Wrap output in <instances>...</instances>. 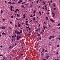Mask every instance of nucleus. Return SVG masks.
Listing matches in <instances>:
<instances>
[{"mask_svg": "<svg viewBox=\"0 0 60 60\" xmlns=\"http://www.w3.org/2000/svg\"><path fill=\"white\" fill-rule=\"evenodd\" d=\"M14 46H15V45H13L12 46V48H13V47H14Z\"/></svg>", "mask_w": 60, "mask_h": 60, "instance_id": "24", "label": "nucleus"}, {"mask_svg": "<svg viewBox=\"0 0 60 60\" xmlns=\"http://www.w3.org/2000/svg\"><path fill=\"white\" fill-rule=\"evenodd\" d=\"M12 38H13L14 37V36H12Z\"/></svg>", "mask_w": 60, "mask_h": 60, "instance_id": "56", "label": "nucleus"}, {"mask_svg": "<svg viewBox=\"0 0 60 60\" xmlns=\"http://www.w3.org/2000/svg\"><path fill=\"white\" fill-rule=\"evenodd\" d=\"M21 4H24V3H22Z\"/></svg>", "mask_w": 60, "mask_h": 60, "instance_id": "57", "label": "nucleus"}, {"mask_svg": "<svg viewBox=\"0 0 60 60\" xmlns=\"http://www.w3.org/2000/svg\"><path fill=\"white\" fill-rule=\"evenodd\" d=\"M30 17H33V16H32V15H31L30 16Z\"/></svg>", "mask_w": 60, "mask_h": 60, "instance_id": "42", "label": "nucleus"}, {"mask_svg": "<svg viewBox=\"0 0 60 60\" xmlns=\"http://www.w3.org/2000/svg\"><path fill=\"white\" fill-rule=\"evenodd\" d=\"M38 29L39 30H40V28H39Z\"/></svg>", "mask_w": 60, "mask_h": 60, "instance_id": "59", "label": "nucleus"}, {"mask_svg": "<svg viewBox=\"0 0 60 60\" xmlns=\"http://www.w3.org/2000/svg\"><path fill=\"white\" fill-rule=\"evenodd\" d=\"M17 16H19V15H18V14H17Z\"/></svg>", "mask_w": 60, "mask_h": 60, "instance_id": "26", "label": "nucleus"}, {"mask_svg": "<svg viewBox=\"0 0 60 60\" xmlns=\"http://www.w3.org/2000/svg\"><path fill=\"white\" fill-rule=\"evenodd\" d=\"M19 35L20 34V32H19Z\"/></svg>", "mask_w": 60, "mask_h": 60, "instance_id": "47", "label": "nucleus"}, {"mask_svg": "<svg viewBox=\"0 0 60 60\" xmlns=\"http://www.w3.org/2000/svg\"><path fill=\"white\" fill-rule=\"evenodd\" d=\"M29 26H28L27 27H26V28H29Z\"/></svg>", "mask_w": 60, "mask_h": 60, "instance_id": "21", "label": "nucleus"}, {"mask_svg": "<svg viewBox=\"0 0 60 60\" xmlns=\"http://www.w3.org/2000/svg\"><path fill=\"white\" fill-rule=\"evenodd\" d=\"M28 22V21H26V23H27Z\"/></svg>", "mask_w": 60, "mask_h": 60, "instance_id": "38", "label": "nucleus"}, {"mask_svg": "<svg viewBox=\"0 0 60 60\" xmlns=\"http://www.w3.org/2000/svg\"><path fill=\"white\" fill-rule=\"evenodd\" d=\"M10 24H12V22H10Z\"/></svg>", "mask_w": 60, "mask_h": 60, "instance_id": "35", "label": "nucleus"}, {"mask_svg": "<svg viewBox=\"0 0 60 60\" xmlns=\"http://www.w3.org/2000/svg\"><path fill=\"white\" fill-rule=\"evenodd\" d=\"M50 3H49V5H50Z\"/></svg>", "mask_w": 60, "mask_h": 60, "instance_id": "36", "label": "nucleus"}, {"mask_svg": "<svg viewBox=\"0 0 60 60\" xmlns=\"http://www.w3.org/2000/svg\"><path fill=\"white\" fill-rule=\"evenodd\" d=\"M18 24V27H20V24H19V23Z\"/></svg>", "mask_w": 60, "mask_h": 60, "instance_id": "8", "label": "nucleus"}, {"mask_svg": "<svg viewBox=\"0 0 60 60\" xmlns=\"http://www.w3.org/2000/svg\"><path fill=\"white\" fill-rule=\"evenodd\" d=\"M39 13L40 14V15H41V12H40V11H39Z\"/></svg>", "mask_w": 60, "mask_h": 60, "instance_id": "10", "label": "nucleus"}, {"mask_svg": "<svg viewBox=\"0 0 60 60\" xmlns=\"http://www.w3.org/2000/svg\"><path fill=\"white\" fill-rule=\"evenodd\" d=\"M19 36H17V40H19V38H21V36H19V37L18 38Z\"/></svg>", "mask_w": 60, "mask_h": 60, "instance_id": "1", "label": "nucleus"}, {"mask_svg": "<svg viewBox=\"0 0 60 60\" xmlns=\"http://www.w3.org/2000/svg\"><path fill=\"white\" fill-rule=\"evenodd\" d=\"M2 34L3 35V34H4V35H6V34H5V33H4V32H3V33H2Z\"/></svg>", "mask_w": 60, "mask_h": 60, "instance_id": "5", "label": "nucleus"}, {"mask_svg": "<svg viewBox=\"0 0 60 60\" xmlns=\"http://www.w3.org/2000/svg\"><path fill=\"white\" fill-rule=\"evenodd\" d=\"M39 39H40V40H41V38L40 37L39 38Z\"/></svg>", "mask_w": 60, "mask_h": 60, "instance_id": "61", "label": "nucleus"}, {"mask_svg": "<svg viewBox=\"0 0 60 60\" xmlns=\"http://www.w3.org/2000/svg\"><path fill=\"white\" fill-rule=\"evenodd\" d=\"M57 26H60V23L59 24H58L57 25Z\"/></svg>", "mask_w": 60, "mask_h": 60, "instance_id": "15", "label": "nucleus"}, {"mask_svg": "<svg viewBox=\"0 0 60 60\" xmlns=\"http://www.w3.org/2000/svg\"><path fill=\"white\" fill-rule=\"evenodd\" d=\"M27 35H30V34H27Z\"/></svg>", "mask_w": 60, "mask_h": 60, "instance_id": "41", "label": "nucleus"}, {"mask_svg": "<svg viewBox=\"0 0 60 60\" xmlns=\"http://www.w3.org/2000/svg\"><path fill=\"white\" fill-rule=\"evenodd\" d=\"M30 7H31L30 8H31V7H32V5H30Z\"/></svg>", "mask_w": 60, "mask_h": 60, "instance_id": "39", "label": "nucleus"}, {"mask_svg": "<svg viewBox=\"0 0 60 60\" xmlns=\"http://www.w3.org/2000/svg\"><path fill=\"white\" fill-rule=\"evenodd\" d=\"M25 25H28V23H26V24H25Z\"/></svg>", "mask_w": 60, "mask_h": 60, "instance_id": "22", "label": "nucleus"}, {"mask_svg": "<svg viewBox=\"0 0 60 60\" xmlns=\"http://www.w3.org/2000/svg\"><path fill=\"white\" fill-rule=\"evenodd\" d=\"M19 32H17L16 33L17 34H19Z\"/></svg>", "mask_w": 60, "mask_h": 60, "instance_id": "11", "label": "nucleus"}, {"mask_svg": "<svg viewBox=\"0 0 60 60\" xmlns=\"http://www.w3.org/2000/svg\"><path fill=\"white\" fill-rule=\"evenodd\" d=\"M16 45H17V44L16 43H15V45L16 46Z\"/></svg>", "mask_w": 60, "mask_h": 60, "instance_id": "54", "label": "nucleus"}, {"mask_svg": "<svg viewBox=\"0 0 60 60\" xmlns=\"http://www.w3.org/2000/svg\"><path fill=\"white\" fill-rule=\"evenodd\" d=\"M38 2H39V0H37V1L36 2L37 3H38Z\"/></svg>", "mask_w": 60, "mask_h": 60, "instance_id": "19", "label": "nucleus"}, {"mask_svg": "<svg viewBox=\"0 0 60 60\" xmlns=\"http://www.w3.org/2000/svg\"><path fill=\"white\" fill-rule=\"evenodd\" d=\"M49 56H47L46 57H45V58H46L47 59H48V58H49Z\"/></svg>", "mask_w": 60, "mask_h": 60, "instance_id": "3", "label": "nucleus"}, {"mask_svg": "<svg viewBox=\"0 0 60 60\" xmlns=\"http://www.w3.org/2000/svg\"><path fill=\"white\" fill-rule=\"evenodd\" d=\"M24 23H22V25H24Z\"/></svg>", "mask_w": 60, "mask_h": 60, "instance_id": "55", "label": "nucleus"}, {"mask_svg": "<svg viewBox=\"0 0 60 60\" xmlns=\"http://www.w3.org/2000/svg\"><path fill=\"white\" fill-rule=\"evenodd\" d=\"M15 27H17V25H16V24L15 25Z\"/></svg>", "mask_w": 60, "mask_h": 60, "instance_id": "31", "label": "nucleus"}, {"mask_svg": "<svg viewBox=\"0 0 60 60\" xmlns=\"http://www.w3.org/2000/svg\"><path fill=\"white\" fill-rule=\"evenodd\" d=\"M50 20L51 21H52V22H54V21L52 20V19H51Z\"/></svg>", "mask_w": 60, "mask_h": 60, "instance_id": "6", "label": "nucleus"}, {"mask_svg": "<svg viewBox=\"0 0 60 60\" xmlns=\"http://www.w3.org/2000/svg\"><path fill=\"white\" fill-rule=\"evenodd\" d=\"M25 15H26V14H24L23 15V16H25Z\"/></svg>", "mask_w": 60, "mask_h": 60, "instance_id": "48", "label": "nucleus"}, {"mask_svg": "<svg viewBox=\"0 0 60 60\" xmlns=\"http://www.w3.org/2000/svg\"><path fill=\"white\" fill-rule=\"evenodd\" d=\"M4 11H3V10H1V13H3V12Z\"/></svg>", "mask_w": 60, "mask_h": 60, "instance_id": "18", "label": "nucleus"}, {"mask_svg": "<svg viewBox=\"0 0 60 60\" xmlns=\"http://www.w3.org/2000/svg\"><path fill=\"white\" fill-rule=\"evenodd\" d=\"M41 52V55H43V54L42 53V52Z\"/></svg>", "mask_w": 60, "mask_h": 60, "instance_id": "30", "label": "nucleus"}, {"mask_svg": "<svg viewBox=\"0 0 60 60\" xmlns=\"http://www.w3.org/2000/svg\"><path fill=\"white\" fill-rule=\"evenodd\" d=\"M52 41H54V39H52Z\"/></svg>", "mask_w": 60, "mask_h": 60, "instance_id": "52", "label": "nucleus"}, {"mask_svg": "<svg viewBox=\"0 0 60 60\" xmlns=\"http://www.w3.org/2000/svg\"><path fill=\"white\" fill-rule=\"evenodd\" d=\"M56 54H58V52H56Z\"/></svg>", "mask_w": 60, "mask_h": 60, "instance_id": "33", "label": "nucleus"}, {"mask_svg": "<svg viewBox=\"0 0 60 60\" xmlns=\"http://www.w3.org/2000/svg\"><path fill=\"white\" fill-rule=\"evenodd\" d=\"M16 11H19V10L18 9H16Z\"/></svg>", "mask_w": 60, "mask_h": 60, "instance_id": "13", "label": "nucleus"}, {"mask_svg": "<svg viewBox=\"0 0 60 60\" xmlns=\"http://www.w3.org/2000/svg\"><path fill=\"white\" fill-rule=\"evenodd\" d=\"M52 38H54V36H52Z\"/></svg>", "mask_w": 60, "mask_h": 60, "instance_id": "53", "label": "nucleus"}, {"mask_svg": "<svg viewBox=\"0 0 60 60\" xmlns=\"http://www.w3.org/2000/svg\"><path fill=\"white\" fill-rule=\"evenodd\" d=\"M17 30H15V34H16L17 33Z\"/></svg>", "mask_w": 60, "mask_h": 60, "instance_id": "27", "label": "nucleus"}, {"mask_svg": "<svg viewBox=\"0 0 60 60\" xmlns=\"http://www.w3.org/2000/svg\"><path fill=\"white\" fill-rule=\"evenodd\" d=\"M50 2L51 3H52V0Z\"/></svg>", "mask_w": 60, "mask_h": 60, "instance_id": "50", "label": "nucleus"}, {"mask_svg": "<svg viewBox=\"0 0 60 60\" xmlns=\"http://www.w3.org/2000/svg\"><path fill=\"white\" fill-rule=\"evenodd\" d=\"M16 36H17V35H15L14 36L15 37H16Z\"/></svg>", "mask_w": 60, "mask_h": 60, "instance_id": "49", "label": "nucleus"}, {"mask_svg": "<svg viewBox=\"0 0 60 60\" xmlns=\"http://www.w3.org/2000/svg\"><path fill=\"white\" fill-rule=\"evenodd\" d=\"M18 3H19V4H20V1H19L18 2Z\"/></svg>", "mask_w": 60, "mask_h": 60, "instance_id": "40", "label": "nucleus"}, {"mask_svg": "<svg viewBox=\"0 0 60 60\" xmlns=\"http://www.w3.org/2000/svg\"><path fill=\"white\" fill-rule=\"evenodd\" d=\"M45 28H47V27H46L45 26H44L43 27L44 30H45Z\"/></svg>", "mask_w": 60, "mask_h": 60, "instance_id": "4", "label": "nucleus"}, {"mask_svg": "<svg viewBox=\"0 0 60 60\" xmlns=\"http://www.w3.org/2000/svg\"><path fill=\"white\" fill-rule=\"evenodd\" d=\"M20 2H22V0H20L19 1Z\"/></svg>", "mask_w": 60, "mask_h": 60, "instance_id": "28", "label": "nucleus"}, {"mask_svg": "<svg viewBox=\"0 0 60 60\" xmlns=\"http://www.w3.org/2000/svg\"><path fill=\"white\" fill-rule=\"evenodd\" d=\"M46 6H47V5H45V8H46Z\"/></svg>", "mask_w": 60, "mask_h": 60, "instance_id": "44", "label": "nucleus"}, {"mask_svg": "<svg viewBox=\"0 0 60 60\" xmlns=\"http://www.w3.org/2000/svg\"><path fill=\"white\" fill-rule=\"evenodd\" d=\"M35 11H34V13H35Z\"/></svg>", "mask_w": 60, "mask_h": 60, "instance_id": "64", "label": "nucleus"}, {"mask_svg": "<svg viewBox=\"0 0 60 60\" xmlns=\"http://www.w3.org/2000/svg\"><path fill=\"white\" fill-rule=\"evenodd\" d=\"M53 4H54V5H53L54 7H55V4L53 3Z\"/></svg>", "mask_w": 60, "mask_h": 60, "instance_id": "16", "label": "nucleus"}, {"mask_svg": "<svg viewBox=\"0 0 60 60\" xmlns=\"http://www.w3.org/2000/svg\"><path fill=\"white\" fill-rule=\"evenodd\" d=\"M49 13H48L47 14L48 15H49Z\"/></svg>", "mask_w": 60, "mask_h": 60, "instance_id": "60", "label": "nucleus"}, {"mask_svg": "<svg viewBox=\"0 0 60 60\" xmlns=\"http://www.w3.org/2000/svg\"><path fill=\"white\" fill-rule=\"evenodd\" d=\"M22 33V30H21L20 33Z\"/></svg>", "mask_w": 60, "mask_h": 60, "instance_id": "17", "label": "nucleus"}, {"mask_svg": "<svg viewBox=\"0 0 60 60\" xmlns=\"http://www.w3.org/2000/svg\"><path fill=\"white\" fill-rule=\"evenodd\" d=\"M3 56V55H0V56Z\"/></svg>", "mask_w": 60, "mask_h": 60, "instance_id": "45", "label": "nucleus"}, {"mask_svg": "<svg viewBox=\"0 0 60 60\" xmlns=\"http://www.w3.org/2000/svg\"><path fill=\"white\" fill-rule=\"evenodd\" d=\"M51 38H52V36H50L49 37V39H51Z\"/></svg>", "mask_w": 60, "mask_h": 60, "instance_id": "7", "label": "nucleus"}, {"mask_svg": "<svg viewBox=\"0 0 60 60\" xmlns=\"http://www.w3.org/2000/svg\"><path fill=\"white\" fill-rule=\"evenodd\" d=\"M22 8H24V6L23 5H22Z\"/></svg>", "mask_w": 60, "mask_h": 60, "instance_id": "43", "label": "nucleus"}, {"mask_svg": "<svg viewBox=\"0 0 60 60\" xmlns=\"http://www.w3.org/2000/svg\"><path fill=\"white\" fill-rule=\"evenodd\" d=\"M33 20H35V17H34L33 19Z\"/></svg>", "mask_w": 60, "mask_h": 60, "instance_id": "34", "label": "nucleus"}, {"mask_svg": "<svg viewBox=\"0 0 60 60\" xmlns=\"http://www.w3.org/2000/svg\"><path fill=\"white\" fill-rule=\"evenodd\" d=\"M12 7H13L12 6H11V9H12Z\"/></svg>", "mask_w": 60, "mask_h": 60, "instance_id": "23", "label": "nucleus"}, {"mask_svg": "<svg viewBox=\"0 0 60 60\" xmlns=\"http://www.w3.org/2000/svg\"><path fill=\"white\" fill-rule=\"evenodd\" d=\"M8 4H12V3H11L10 2H8Z\"/></svg>", "mask_w": 60, "mask_h": 60, "instance_id": "9", "label": "nucleus"}, {"mask_svg": "<svg viewBox=\"0 0 60 60\" xmlns=\"http://www.w3.org/2000/svg\"><path fill=\"white\" fill-rule=\"evenodd\" d=\"M44 49H43L42 52L43 53V52H44Z\"/></svg>", "mask_w": 60, "mask_h": 60, "instance_id": "14", "label": "nucleus"}, {"mask_svg": "<svg viewBox=\"0 0 60 60\" xmlns=\"http://www.w3.org/2000/svg\"><path fill=\"white\" fill-rule=\"evenodd\" d=\"M40 34H38V36H40Z\"/></svg>", "mask_w": 60, "mask_h": 60, "instance_id": "46", "label": "nucleus"}, {"mask_svg": "<svg viewBox=\"0 0 60 60\" xmlns=\"http://www.w3.org/2000/svg\"><path fill=\"white\" fill-rule=\"evenodd\" d=\"M9 48H10V49H11V46L9 47Z\"/></svg>", "mask_w": 60, "mask_h": 60, "instance_id": "12", "label": "nucleus"}, {"mask_svg": "<svg viewBox=\"0 0 60 60\" xmlns=\"http://www.w3.org/2000/svg\"><path fill=\"white\" fill-rule=\"evenodd\" d=\"M57 47H60V46L59 45H57Z\"/></svg>", "mask_w": 60, "mask_h": 60, "instance_id": "25", "label": "nucleus"}, {"mask_svg": "<svg viewBox=\"0 0 60 60\" xmlns=\"http://www.w3.org/2000/svg\"><path fill=\"white\" fill-rule=\"evenodd\" d=\"M58 39L59 40H60V38H58Z\"/></svg>", "mask_w": 60, "mask_h": 60, "instance_id": "63", "label": "nucleus"}, {"mask_svg": "<svg viewBox=\"0 0 60 60\" xmlns=\"http://www.w3.org/2000/svg\"><path fill=\"white\" fill-rule=\"evenodd\" d=\"M4 2H5V3H7V2L6 1H4Z\"/></svg>", "mask_w": 60, "mask_h": 60, "instance_id": "62", "label": "nucleus"}, {"mask_svg": "<svg viewBox=\"0 0 60 60\" xmlns=\"http://www.w3.org/2000/svg\"><path fill=\"white\" fill-rule=\"evenodd\" d=\"M11 18H12L13 19V16H11Z\"/></svg>", "mask_w": 60, "mask_h": 60, "instance_id": "20", "label": "nucleus"}, {"mask_svg": "<svg viewBox=\"0 0 60 60\" xmlns=\"http://www.w3.org/2000/svg\"><path fill=\"white\" fill-rule=\"evenodd\" d=\"M47 7L46 8H45V9L46 10H47Z\"/></svg>", "mask_w": 60, "mask_h": 60, "instance_id": "32", "label": "nucleus"}, {"mask_svg": "<svg viewBox=\"0 0 60 60\" xmlns=\"http://www.w3.org/2000/svg\"><path fill=\"white\" fill-rule=\"evenodd\" d=\"M11 11H12V9H11Z\"/></svg>", "mask_w": 60, "mask_h": 60, "instance_id": "37", "label": "nucleus"}, {"mask_svg": "<svg viewBox=\"0 0 60 60\" xmlns=\"http://www.w3.org/2000/svg\"><path fill=\"white\" fill-rule=\"evenodd\" d=\"M0 47H3V45H1L0 46Z\"/></svg>", "mask_w": 60, "mask_h": 60, "instance_id": "51", "label": "nucleus"}, {"mask_svg": "<svg viewBox=\"0 0 60 60\" xmlns=\"http://www.w3.org/2000/svg\"><path fill=\"white\" fill-rule=\"evenodd\" d=\"M1 28H2V29H5V28H6V27H5L4 26L3 27H0Z\"/></svg>", "mask_w": 60, "mask_h": 60, "instance_id": "2", "label": "nucleus"}, {"mask_svg": "<svg viewBox=\"0 0 60 60\" xmlns=\"http://www.w3.org/2000/svg\"><path fill=\"white\" fill-rule=\"evenodd\" d=\"M14 3H12V4H15V3H14V2H13Z\"/></svg>", "mask_w": 60, "mask_h": 60, "instance_id": "29", "label": "nucleus"}, {"mask_svg": "<svg viewBox=\"0 0 60 60\" xmlns=\"http://www.w3.org/2000/svg\"><path fill=\"white\" fill-rule=\"evenodd\" d=\"M45 51H46V52H48V51H47V50H45Z\"/></svg>", "mask_w": 60, "mask_h": 60, "instance_id": "58", "label": "nucleus"}]
</instances>
